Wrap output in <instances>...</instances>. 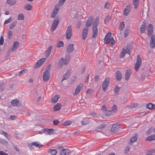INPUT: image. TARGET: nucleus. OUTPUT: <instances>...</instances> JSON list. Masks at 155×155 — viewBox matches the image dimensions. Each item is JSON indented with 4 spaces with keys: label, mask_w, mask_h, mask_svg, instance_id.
Returning a JSON list of instances; mask_svg holds the SVG:
<instances>
[{
    "label": "nucleus",
    "mask_w": 155,
    "mask_h": 155,
    "mask_svg": "<svg viewBox=\"0 0 155 155\" xmlns=\"http://www.w3.org/2000/svg\"><path fill=\"white\" fill-rule=\"evenodd\" d=\"M111 33L109 32L106 35L104 39V42L106 44L110 43V45L113 46L115 43L113 37H111Z\"/></svg>",
    "instance_id": "obj_1"
},
{
    "label": "nucleus",
    "mask_w": 155,
    "mask_h": 155,
    "mask_svg": "<svg viewBox=\"0 0 155 155\" xmlns=\"http://www.w3.org/2000/svg\"><path fill=\"white\" fill-rule=\"evenodd\" d=\"M60 21V19L58 17H56L55 18L51 26V31H53L57 28Z\"/></svg>",
    "instance_id": "obj_2"
},
{
    "label": "nucleus",
    "mask_w": 155,
    "mask_h": 155,
    "mask_svg": "<svg viewBox=\"0 0 155 155\" xmlns=\"http://www.w3.org/2000/svg\"><path fill=\"white\" fill-rule=\"evenodd\" d=\"M110 83V80L109 78H106L103 82L102 87L104 91H106L107 87Z\"/></svg>",
    "instance_id": "obj_3"
},
{
    "label": "nucleus",
    "mask_w": 155,
    "mask_h": 155,
    "mask_svg": "<svg viewBox=\"0 0 155 155\" xmlns=\"http://www.w3.org/2000/svg\"><path fill=\"white\" fill-rule=\"evenodd\" d=\"M142 62L141 59L139 55L137 57V60L135 64V69L136 71H138L139 68L140 67Z\"/></svg>",
    "instance_id": "obj_4"
},
{
    "label": "nucleus",
    "mask_w": 155,
    "mask_h": 155,
    "mask_svg": "<svg viewBox=\"0 0 155 155\" xmlns=\"http://www.w3.org/2000/svg\"><path fill=\"white\" fill-rule=\"evenodd\" d=\"M72 35V27L69 25L67 28L66 31V38L69 39L71 38Z\"/></svg>",
    "instance_id": "obj_5"
},
{
    "label": "nucleus",
    "mask_w": 155,
    "mask_h": 155,
    "mask_svg": "<svg viewBox=\"0 0 155 155\" xmlns=\"http://www.w3.org/2000/svg\"><path fill=\"white\" fill-rule=\"evenodd\" d=\"M42 132L46 135H51L54 134V130L52 128H47L43 129L42 130Z\"/></svg>",
    "instance_id": "obj_6"
},
{
    "label": "nucleus",
    "mask_w": 155,
    "mask_h": 155,
    "mask_svg": "<svg viewBox=\"0 0 155 155\" xmlns=\"http://www.w3.org/2000/svg\"><path fill=\"white\" fill-rule=\"evenodd\" d=\"M50 77V74L49 71L47 70H46L44 72L43 74V80L45 81H48Z\"/></svg>",
    "instance_id": "obj_7"
},
{
    "label": "nucleus",
    "mask_w": 155,
    "mask_h": 155,
    "mask_svg": "<svg viewBox=\"0 0 155 155\" xmlns=\"http://www.w3.org/2000/svg\"><path fill=\"white\" fill-rule=\"evenodd\" d=\"M46 61V58H45L39 60L34 66V68H37L41 66L43 63Z\"/></svg>",
    "instance_id": "obj_8"
},
{
    "label": "nucleus",
    "mask_w": 155,
    "mask_h": 155,
    "mask_svg": "<svg viewBox=\"0 0 155 155\" xmlns=\"http://www.w3.org/2000/svg\"><path fill=\"white\" fill-rule=\"evenodd\" d=\"M83 86V85L82 84H81L78 86L75 89V92L73 94L74 95L76 96L79 93L81 90L82 89Z\"/></svg>",
    "instance_id": "obj_9"
},
{
    "label": "nucleus",
    "mask_w": 155,
    "mask_h": 155,
    "mask_svg": "<svg viewBox=\"0 0 155 155\" xmlns=\"http://www.w3.org/2000/svg\"><path fill=\"white\" fill-rule=\"evenodd\" d=\"M147 34L148 36H151L153 32V26L150 24H149L147 27Z\"/></svg>",
    "instance_id": "obj_10"
},
{
    "label": "nucleus",
    "mask_w": 155,
    "mask_h": 155,
    "mask_svg": "<svg viewBox=\"0 0 155 155\" xmlns=\"http://www.w3.org/2000/svg\"><path fill=\"white\" fill-rule=\"evenodd\" d=\"M150 46L153 48L155 46V35H153L151 38L150 40Z\"/></svg>",
    "instance_id": "obj_11"
},
{
    "label": "nucleus",
    "mask_w": 155,
    "mask_h": 155,
    "mask_svg": "<svg viewBox=\"0 0 155 155\" xmlns=\"http://www.w3.org/2000/svg\"><path fill=\"white\" fill-rule=\"evenodd\" d=\"M88 29L87 28H85L83 30L82 38L83 39H85L87 37Z\"/></svg>",
    "instance_id": "obj_12"
},
{
    "label": "nucleus",
    "mask_w": 155,
    "mask_h": 155,
    "mask_svg": "<svg viewBox=\"0 0 155 155\" xmlns=\"http://www.w3.org/2000/svg\"><path fill=\"white\" fill-rule=\"evenodd\" d=\"M70 153V150L68 149H63L60 151V154L61 155H68Z\"/></svg>",
    "instance_id": "obj_13"
},
{
    "label": "nucleus",
    "mask_w": 155,
    "mask_h": 155,
    "mask_svg": "<svg viewBox=\"0 0 155 155\" xmlns=\"http://www.w3.org/2000/svg\"><path fill=\"white\" fill-rule=\"evenodd\" d=\"M11 103L12 105L14 106L19 107L21 105V104L18 99H15L11 101Z\"/></svg>",
    "instance_id": "obj_14"
},
{
    "label": "nucleus",
    "mask_w": 155,
    "mask_h": 155,
    "mask_svg": "<svg viewBox=\"0 0 155 155\" xmlns=\"http://www.w3.org/2000/svg\"><path fill=\"white\" fill-rule=\"evenodd\" d=\"M74 50V45L70 44L67 46L66 48V51L68 53H70Z\"/></svg>",
    "instance_id": "obj_15"
},
{
    "label": "nucleus",
    "mask_w": 155,
    "mask_h": 155,
    "mask_svg": "<svg viewBox=\"0 0 155 155\" xmlns=\"http://www.w3.org/2000/svg\"><path fill=\"white\" fill-rule=\"evenodd\" d=\"M93 34L92 35V38L96 37L98 35V30L97 28H92Z\"/></svg>",
    "instance_id": "obj_16"
},
{
    "label": "nucleus",
    "mask_w": 155,
    "mask_h": 155,
    "mask_svg": "<svg viewBox=\"0 0 155 155\" xmlns=\"http://www.w3.org/2000/svg\"><path fill=\"white\" fill-rule=\"evenodd\" d=\"M19 43L17 41H15L13 44V46L12 49V51L13 52L15 51L19 46Z\"/></svg>",
    "instance_id": "obj_17"
},
{
    "label": "nucleus",
    "mask_w": 155,
    "mask_h": 155,
    "mask_svg": "<svg viewBox=\"0 0 155 155\" xmlns=\"http://www.w3.org/2000/svg\"><path fill=\"white\" fill-rule=\"evenodd\" d=\"M93 18V16H91L87 21L86 23V25L87 28L89 27L91 25Z\"/></svg>",
    "instance_id": "obj_18"
},
{
    "label": "nucleus",
    "mask_w": 155,
    "mask_h": 155,
    "mask_svg": "<svg viewBox=\"0 0 155 155\" xmlns=\"http://www.w3.org/2000/svg\"><path fill=\"white\" fill-rule=\"evenodd\" d=\"M115 78L117 81H120L122 78V74L120 71H116Z\"/></svg>",
    "instance_id": "obj_19"
},
{
    "label": "nucleus",
    "mask_w": 155,
    "mask_h": 155,
    "mask_svg": "<svg viewBox=\"0 0 155 155\" xmlns=\"http://www.w3.org/2000/svg\"><path fill=\"white\" fill-rule=\"evenodd\" d=\"M131 74V71L130 70H127L126 71L125 77L126 80H127L129 79Z\"/></svg>",
    "instance_id": "obj_20"
},
{
    "label": "nucleus",
    "mask_w": 155,
    "mask_h": 155,
    "mask_svg": "<svg viewBox=\"0 0 155 155\" xmlns=\"http://www.w3.org/2000/svg\"><path fill=\"white\" fill-rule=\"evenodd\" d=\"M64 60L63 58H61L59 60L58 63V68L59 69H61L62 67V66L64 64Z\"/></svg>",
    "instance_id": "obj_21"
},
{
    "label": "nucleus",
    "mask_w": 155,
    "mask_h": 155,
    "mask_svg": "<svg viewBox=\"0 0 155 155\" xmlns=\"http://www.w3.org/2000/svg\"><path fill=\"white\" fill-rule=\"evenodd\" d=\"M131 7L130 6H126L124 10V14L125 16L127 15L129 12H130Z\"/></svg>",
    "instance_id": "obj_22"
},
{
    "label": "nucleus",
    "mask_w": 155,
    "mask_h": 155,
    "mask_svg": "<svg viewBox=\"0 0 155 155\" xmlns=\"http://www.w3.org/2000/svg\"><path fill=\"white\" fill-rule=\"evenodd\" d=\"M52 48V46H50L48 48L45 52V55L46 57L48 58L49 56Z\"/></svg>",
    "instance_id": "obj_23"
},
{
    "label": "nucleus",
    "mask_w": 155,
    "mask_h": 155,
    "mask_svg": "<svg viewBox=\"0 0 155 155\" xmlns=\"http://www.w3.org/2000/svg\"><path fill=\"white\" fill-rule=\"evenodd\" d=\"M99 18L98 17H97L95 19V21H94L92 28H97V26L99 24Z\"/></svg>",
    "instance_id": "obj_24"
},
{
    "label": "nucleus",
    "mask_w": 155,
    "mask_h": 155,
    "mask_svg": "<svg viewBox=\"0 0 155 155\" xmlns=\"http://www.w3.org/2000/svg\"><path fill=\"white\" fill-rule=\"evenodd\" d=\"M137 139V133L134 134L133 137H131L130 139V143H133L134 142L136 141Z\"/></svg>",
    "instance_id": "obj_25"
},
{
    "label": "nucleus",
    "mask_w": 155,
    "mask_h": 155,
    "mask_svg": "<svg viewBox=\"0 0 155 155\" xmlns=\"http://www.w3.org/2000/svg\"><path fill=\"white\" fill-rule=\"evenodd\" d=\"M70 74L71 72L69 71H67L66 73L64 75L62 79V81L64 80L67 79L70 75Z\"/></svg>",
    "instance_id": "obj_26"
},
{
    "label": "nucleus",
    "mask_w": 155,
    "mask_h": 155,
    "mask_svg": "<svg viewBox=\"0 0 155 155\" xmlns=\"http://www.w3.org/2000/svg\"><path fill=\"white\" fill-rule=\"evenodd\" d=\"M155 140V134L150 136L146 138V140L147 141H152Z\"/></svg>",
    "instance_id": "obj_27"
},
{
    "label": "nucleus",
    "mask_w": 155,
    "mask_h": 155,
    "mask_svg": "<svg viewBox=\"0 0 155 155\" xmlns=\"http://www.w3.org/2000/svg\"><path fill=\"white\" fill-rule=\"evenodd\" d=\"M146 107L147 108L150 110L155 109V105L152 103L147 104L146 105Z\"/></svg>",
    "instance_id": "obj_28"
},
{
    "label": "nucleus",
    "mask_w": 155,
    "mask_h": 155,
    "mask_svg": "<svg viewBox=\"0 0 155 155\" xmlns=\"http://www.w3.org/2000/svg\"><path fill=\"white\" fill-rule=\"evenodd\" d=\"M126 54V50L124 49H123L121 51L120 54V58H123Z\"/></svg>",
    "instance_id": "obj_29"
},
{
    "label": "nucleus",
    "mask_w": 155,
    "mask_h": 155,
    "mask_svg": "<svg viewBox=\"0 0 155 155\" xmlns=\"http://www.w3.org/2000/svg\"><path fill=\"white\" fill-rule=\"evenodd\" d=\"M61 107V104L58 103L54 106L53 110L54 111L58 110L60 109Z\"/></svg>",
    "instance_id": "obj_30"
},
{
    "label": "nucleus",
    "mask_w": 155,
    "mask_h": 155,
    "mask_svg": "<svg viewBox=\"0 0 155 155\" xmlns=\"http://www.w3.org/2000/svg\"><path fill=\"white\" fill-rule=\"evenodd\" d=\"M6 2L10 5H14L16 3V0H7Z\"/></svg>",
    "instance_id": "obj_31"
},
{
    "label": "nucleus",
    "mask_w": 155,
    "mask_h": 155,
    "mask_svg": "<svg viewBox=\"0 0 155 155\" xmlns=\"http://www.w3.org/2000/svg\"><path fill=\"white\" fill-rule=\"evenodd\" d=\"M18 22L17 21H15L14 22L11 23L9 27V29L11 30L14 28L17 25Z\"/></svg>",
    "instance_id": "obj_32"
},
{
    "label": "nucleus",
    "mask_w": 155,
    "mask_h": 155,
    "mask_svg": "<svg viewBox=\"0 0 155 155\" xmlns=\"http://www.w3.org/2000/svg\"><path fill=\"white\" fill-rule=\"evenodd\" d=\"M118 129V127L116 124H113L111 127V131L113 132H115Z\"/></svg>",
    "instance_id": "obj_33"
},
{
    "label": "nucleus",
    "mask_w": 155,
    "mask_h": 155,
    "mask_svg": "<svg viewBox=\"0 0 155 155\" xmlns=\"http://www.w3.org/2000/svg\"><path fill=\"white\" fill-rule=\"evenodd\" d=\"M104 114L105 116L108 117L110 116L112 114V113L111 110H105L104 112Z\"/></svg>",
    "instance_id": "obj_34"
},
{
    "label": "nucleus",
    "mask_w": 155,
    "mask_h": 155,
    "mask_svg": "<svg viewBox=\"0 0 155 155\" xmlns=\"http://www.w3.org/2000/svg\"><path fill=\"white\" fill-rule=\"evenodd\" d=\"M89 120H88L83 119L81 121V124L83 125H85L88 124L89 123Z\"/></svg>",
    "instance_id": "obj_35"
},
{
    "label": "nucleus",
    "mask_w": 155,
    "mask_h": 155,
    "mask_svg": "<svg viewBox=\"0 0 155 155\" xmlns=\"http://www.w3.org/2000/svg\"><path fill=\"white\" fill-rule=\"evenodd\" d=\"M125 27L124 23L123 22H122L120 24L119 29L120 31H122Z\"/></svg>",
    "instance_id": "obj_36"
},
{
    "label": "nucleus",
    "mask_w": 155,
    "mask_h": 155,
    "mask_svg": "<svg viewBox=\"0 0 155 155\" xmlns=\"http://www.w3.org/2000/svg\"><path fill=\"white\" fill-rule=\"evenodd\" d=\"M132 48V46L129 47L128 46V45H127V46L126 49H125L126 51V53H127L129 54L130 55L131 53L130 50H131Z\"/></svg>",
    "instance_id": "obj_37"
},
{
    "label": "nucleus",
    "mask_w": 155,
    "mask_h": 155,
    "mask_svg": "<svg viewBox=\"0 0 155 155\" xmlns=\"http://www.w3.org/2000/svg\"><path fill=\"white\" fill-rule=\"evenodd\" d=\"M25 9L27 10H31L32 8V6L29 4H27L25 6Z\"/></svg>",
    "instance_id": "obj_38"
},
{
    "label": "nucleus",
    "mask_w": 155,
    "mask_h": 155,
    "mask_svg": "<svg viewBox=\"0 0 155 155\" xmlns=\"http://www.w3.org/2000/svg\"><path fill=\"white\" fill-rule=\"evenodd\" d=\"M139 0H133L134 8H136L139 5Z\"/></svg>",
    "instance_id": "obj_39"
},
{
    "label": "nucleus",
    "mask_w": 155,
    "mask_h": 155,
    "mask_svg": "<svg viewBox=\"0 0 155 155\" xmlns=\"http://www.w3.org/2000/svg\"><path fill=\"white\" fill-rule=\"evenodd\" d=\"M145 28V25H142L141 26L140 30V32L141 34H143L145 32L146 30Z\"/></svg>",
    "instance_id": "obj_40"
},
{
    "label": "nucleus",
    "mask_w": 155,
    "mask_h": 155,
    "mask_svg": "<svg viewBox=\"0 0 155 155\" xmlns=\"http://www.w3.org/2000/svg\"><path fill=\"white\" fill-rule=\"evenodd\" d=\"M32 145H33V146L36 147H38L39 148L42 146V145L41 144H39L38 143L36 142L32 143Z\"/></svg>",
    "instance_id": "obj_41"
},
{
    "label": "nucleus",
    "mask_w": 155,
    "mask_h": 155,
    "mask_svg": "<svg viewBox=\"0 0 155 155\" xmlns=\"http://www.w3.org/2000/svg\"><path fill=\"white\" fill-rule=\"evenodd\" d=\"M48 152L52 155H55L57 153V151L55 149L50 150Z\"/></svg>",
    "instance_id": "obj_42"
},
{
    "label": "nucleus",
    "mask_w": 155,
    "mask_h": 155,
    "mask_svg": "<svg viewBox=\"0 0 155 155\" xmlns=\"http://www.w3.org/2000/svg\"><path fill=\"white\" fill-rule=\"evenodd\" d=\"M59 97H58V96H55L53 97L51 99V101L53 103H55L57 102Z\"/></svg>",
    "instance_id": "obj_43"
},
{
    "label": "nucleus",
    "mask_w": 155,
    "mask_h": 155,
    "mask_svg": "<svg viewBox=\"0 0 155 155\" xmlns=\"http://www.w3.org/2000/svg\"><path fill=\"white\" fill-rule=\"evenodd\" d=\"M59 10V8L56 5L54 7L52 12L57 14V13Z\"/></svg>",
    "instance_id": "obj_44"
},
{
    "label": "nucleus",
    "mask_w": 155,
    "mask_h": 155,
    "mask_svg": "<svg viewBox=\"0 0 155 155\" xmlns=\"http://www.w3.org/2000/svg\"><path fill=\"white\" fill-rule=\"evenodd\" d=\"M106 125H105L104 124H101L100 125L97 127L96 130L97 132H100V131L98 130V129H102L105 128Z\"/></svg>",
    "instance_id": "obj_45"
},
{
    "label": "nucleus",
    "mask_w": 155,
    "mask_h": 155,
    "mask_svg": "<svg viewBox=\"0 0 155 155\" xmlns=\"http://www.w3.org/2000/svg\"><path fill=\"white\" fill-rule=\"evenodd\" d=\"M72 123V122L70 120L65 122L63 124V125L64 126H68L71 124Z\"/></svg>",
    "instance_id": "obj_46"
},
{
    "label": "nucleus",
    "mask_w": 155,
    "mask_h": 155,
    "mask_svg": "<svg viewBox=\"0 0 155 155\" xmlns=\"http://www.w3.org/2000/svg\"><path fill=\"white\" fill-rule=\"evenodd\" d=\"M18 20H23L24 19V17L23 14H20L18 15Z\"/></svg>",
    "instance_id": "obj_47"
},
{
    "label": "nucleus",
    "mask_w": 155,
    "mask_h": 155,
    "mask_svg": "<svg viewBox=\"0 0 155 155\" xmlns=\"http://www.w3.org/2000/svg\"><path fill=\"white\" fill-rule=\"evenodd\" d=\"M8 38L9 39L12 38V33L11 31L8 30Z\"/></svg>",
    "instance_id": "obj_48"
},
{
    "label": "nucleus",
    "mask_w": 155,
    "mask_h": 155,
    "mask_svg": "<svg viewBox=\"0 0 155 155\" xmlns=\"http://www.w3.org/2000/svg\"><path fill=\"white\" fill-rule=\"evenodd\" d=\"M66 1V0H59L58 4V5L62 6Z\"/></svg>",
    "instance_id": "obj_49"
},
{
    "label": "nucleus",
    "mask_w": 155,
    "mask_h": 155,
    "mask_svg": "<svg viewBox=\"0 0 155 155\" xmlns=\"http://www.w3.org/2000/svg\"><path fill=\"white\" fill-rule=\"evenodd\" d=\"M64 45V43L62 41H61L60 42L58 43L57 45V47L58 48H60L63 46Z\"/></svg>",
    "instance_id": "obj_50"
},
{
    "label": "nucleus",
    "mask_w": 155,
    "mask_h": 155,
    "mask_svg": "<svg viewBox=\"0 0 155 155\" xmlns=\"http://www.w3.org/2000/svg\"><path fill=\"white\" fill-rule=\"evenodd\" d=\"M12 19V18L11 17H10L7 20H6L4 23V24H7L8 23H10L11 20Z\"/></svg>",
    "instance_id": "obj_51"
},
{
    "label": "nucleus",
    "mask_w": 155,
    "mask_h": 155,
    "mask_svg": "<svg viewBox=\"0 0 155 155\" xmlns=\"http://www.w3.org/2000/svg\"><path fill=\"white\" fill-rule=\"evenodd\" d=\"M129 31L128 29H126L124 31V36L126 37L129 35Z\"/></svg>",
    "instance_id": "obj_52"
},
{
    "label": "nucleus",
    "mask_w": 155,
    "mask_h": 155,
    "mask_svg": "<svg viewBox=\"0 0 155 155\" xmlns=\"http://www.w3.org/2000/svg\"><path fill=\"white\" fill-rule=\"evenodd\" d=\"M0 142L4 144H7L8 142L5 139L1 138L0 139Z\"/></svg>",
    "instance_id": "obj_53"
},
{
    "label": "nucleus",
    "mask_w": 155,
    "mask_h": 155,
    "mask_svg": "<svg viewBox=\"0 0 155 155\" xmlns=\"http://www.w3.org/2000/svg\"><path fill=\"white\" fill-rule=\"evenodd\" d=\"M110 19V17L109 15L107 16L105 18L104 22L105 23L109 21Z\"/></svg>",
    "instance_id": "obj_54"
},
{
    "label": "nucleus",
    "mask_w": 155,
    "mask_h": 155,
    "mask_svg": "<svg viewBox=\"0 0 155 155\" xmlns=\"http://www.w3.org/2000/svg\"><path fill=\"white\" fill-rule=\"evenodd\" d=\"M16 137L18 138L21 139L23 137V135L22 134H16Z\"/></svg>",
    "instance_id": "obj_55"
},
{
    "label": "nucleus",
    "mask_w": 155,
    "mask_h": 155,
    "mask_svg": "<svg viewBox=\"0 0 155 155\" xmlns=\"http://www.w3.org/2000/svg\"><path fill=\"white\" fill-rule=\"evenodd\" d=\"M3 135H5V137L6 138H7L8 139H9L10 138V136L7 132H5L4 134H3Z\"/></svg>",
    "instance_id": "obj_56"
},
{
    "label": "nucleus",
    "mask_w": 155,
    "mask_h": 155,
    "mask_svg": "<svg viewBox=\"0 0 155 155\" xmlns=\"http://www.w3.org/2000/svg\"><path fill=\"white\" fill-rule=\"evenodd\" d=\"M3 135H5V137L6 138H7L8 139H9L10 138V136L7 132H5L4 134H3Z\"/></svg>",
    "instance_id": "obj_57"
},
{
    "label": "nucleus",
    "mask_w": 155,
    "mask_h": 155,
    "mask_svg": "<svg viewBox=\"0 0 155 155\" xmlns=\"http://www.w3.org/2000/svg\"><path fill=\"white\" fill-rule=\"evenodd\" d=\"M27 71V70L26 69H24L21 71L19 73V74L20 75H21L22 74H24L26 73V71Z\"/></svg>",
    "instance_id": "obj_58"
},
{
    "label": "nucleus",
    "mask_w": 155,
    "mask_h": 155,
    "mask_svg": "<svg viewBox=\"0 0 155 155\" xmlns=\"http://www.w3.org/2000/svg\"><path fill=\"white\" fill-rule=\"evenodd\" d=\"M4 39L2 37V36H1L0 38V45H2L4 42Z\"/></svg>",
    "instance_id": "obj_59"
},
{
    "label": "nucleus",
    "mask_w": 155,
    "mask_h": 155,
    "mask_svg": "<svg viewBox=\"0 0 155 155\" xmlns=\"http://www.w3.org/2000/svg\"><path fill=\"white\" fill-rule=\"evenodd\" d=\"M17 118V116L12 115L10 117V119L12 120H14Z\"/></svg>",
    "instance_id": "obj_60"
},
{
    "label": "nucleus",
    "mask_w": 155,
    "mask_h": 155,
    "mask_svg": "<svg viewBox=\"0 0 155 155\" xmlns=\"http://www.w3.org/2000/svg\"><path fill=\"white\" fill-rule=\"evenodd\" d=\"M117 106L116 105H114L112 107V109L111 110V111H112L113 112H114L115 110L117 109Z\"/></svg>",
    "instance_id": "obj_61"
},
{
    "label": "nucleus",
    "mask_w": 155,
    "mask_h": 155,
    "mask_svg": "<svg viewBox=\"0 0 155 155\" xmlns=\"http://www.w3.org/2000/svg\"><path fill=\"white\" fill-rule=\"evenodd\" d=\"M99 78V76L98 75L96 76L94 78V81L97 82L98 81Z\"/></svg>",
    "instance_id": "obj_62"
},
{
    "label": "nucleus",
    "mask_w": 155,
    "mask_h": 155,
    "mask_svg": "<svg viewBox=\"0 0 155 155\" xmlns=\"http://www.w3.org/2000/svg\"><path fill=\"white\" fill-rule=\"evenodd\" d=\"M59 121L58 120H55L53 121V124L54 125H57L59 123Z\"/></svg>",
    "instance_id": "obj_63"
},
{
    "label": "nucleus",
    "mask_w": 155,
    "mask_h": 155,
    "mask_svg": "<svg viewBox=\"0 0 155 155\" xmlns=\"http://www.w3.org/2000/svg\"><path fill=\"white\" fill-rule=\"evenodd\" d=\"M0 155H8L7 153H4L2 151H0Z\"/></svg>",
    "instance_id": "obj_64"
}]
</instances>
